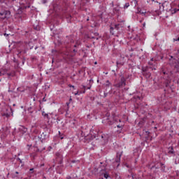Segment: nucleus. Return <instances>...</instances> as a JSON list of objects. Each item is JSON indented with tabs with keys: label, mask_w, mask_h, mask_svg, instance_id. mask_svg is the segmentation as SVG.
Segmentation results:
<instances>
[{
	"label": "nucleus",
	"mask_w": 179,
	"mask_h": 179,
	"mask_svg": "<svg viewBox=\"0 0 179 179\" xmlns=\"http://www.w3.org/2000/svg\"><path fill=\"white\" fill-rule=\"evenodd\" d=\"M10 17V11H3L0 13V19L2 20H5V19H9Z\"/></svg>",
	"instance_id": "f257e3e1"
},
{
	"label": "nucleus",
	"mask_w": 179,
	"mask_h": 179,
	"mask_svg": "<svg viewBox=\"0 0 179 179\" xmlns=\"http://www.w3.org/2000/svg\"><path fill=\"white\" fill-rule=\"evenodd\" d=\"M137 13H140L142 16H145L146 17H148V16H150V12H147L146 10H142V8L139 7L137 8Z\"/></svg>",
	"instance_id": "f03ea898"
},
{
	"label": "nucleus",
	"mask_w": 179,
	"mask_h": 179,
	"mask_svg": "<svg viewBox=\"0 0 179 179\" xmlns=\"http://www.w3.org/2000/svg\"><path fill=\"white\" fill-rule=\"evenodd\" d=\"M125 78L122 76L120 78V82L117 84V87H121V86H125Z\"/></svg>",
	"instance_id": "7ed1b4c3"
},
{
	"label": "nucleus",
	"mask_w": 179,
	"mask_h": 179,
	"mask_svg": "<svg viewBox=\"0 0 179 179\" xmlns=\"http://www.w3.org/2000/svg\"><path fill=\"white\" fill-rule=\"evenodd\" d=\"M101 138L103 139V141H105V142H107V141H108L109 136L107 134H103L101 135Z\"/></svg>",
	"instance_id": "20e7f679"
},
{
	"label": "nucleus",
	"mask_w": 179,
	"mask_h": 179,
	"mask_svg": "<svg viewBox=\"0 0 179 179\" xmlns=\"http://www.w3.org/2000/svg\"><path fill=\"white\" fill-rule=\"evenodd\" d=\"M42 115L44 118H47V120H50V116L48 113H45V112H42Z\"/></svg>",
	"instance_id": "39448f33"
},
{
	"label": "nucleus",
	"mask_w": 179,
	"mask_h": 179,
	"mask_svg": "<svg viewBox=\"0 0 179 179\" xmlns=\"http://www.w3.org/2000/svg\"><path fill=\"white\" fill-rule=\"evenodd\" d=\"M102 176H103L104 178L106 179L110 178V175H108L107 172L103 173Z\"/></svg>",
	"instance_id": "423d86ee"
},
{
	"label": "nucleus",
	"mask_w": 179,
	"mask_h": 179,
	"mask_svg": "<svg viewBox=\"0 0 179 179\" xmlns=\"http://www.w3.org/2000/svg\"><path fill=\"white\" fill-rule=\"evenodd\" d=\"M122 155V152L117 153V157L118 158V160H120Z\"/></svg>",
	"instance_id": "0eeeda50"
},
{
	"label": "nucleus",
	"mask_w": 179,
	"mask_h": 179,
	"mask_svg": "<svg viewBox=\"0 0 179 179\" xmlns=\"http://www.w3.org/2000/svg\"><path fill=\"white\" fill-rule=\"evenodd\" d=\"M124 9H127L129 8V3H126L125 5L124 6Z\"/></svg>",
	"instance_id": "6e6552de"
},
{
	"label": "nucleus",
	"mask_w": 179,
	"mask_h": 179,
	"mask_svg": "<svg viewBox=\"0 0 179 179\" xmlns=\"http://www.w3.org/2000/svg\"><path fill=\"white\" fill-rule=\"evenodd\" d=\"M177 12H179V8H174L173 13H177Z\"/></svg>",
	"instance_id": "1a4fd4ad"
},
{
	"label": "nucleus",
	"mask_w": 179,
	"mask_h": 179,
	"mask_svg": "<svg viewBox=\"0 0 179 179\" xmlns=\"http://www.w3.org/2000/svg\"><path fill=\"white\" fill-rule=\"evenodd\" d=\"M114 10L118 12L120 10V6H117L116 8H114Z\"/></svg>",
	"instance_id": "9d476101"
},
{
	"label": "nucleus",
	"mask_w": 179,
	"mask_h": 179,
	"mask_svg": "<svg viewBox=\"0 0 179 179\" xmlns=\"http://www.w3.org/2000/svg\"><path fill=\"white\" fill-rule=\"evenodd\" d=\"M134 3V6H136V5H138V1L136 0H133Z\"/></svg>",
	"instance_id": "9b49d317"
},
{
	"label": "nucleus",
	"mask_w": 179,
	"mask_h": 179,
	"mask_svg": "<svg viewBox=\"0 0 179 179\" xmlns=\"http://www.w3.org/2000/svg\"><path fill=\"white\" fill-rule=\"evenodd\" d=\"M106 86H108V87L110 86V81L109 80L106 81Z\"/></svg>",
	"instance_id": "f8f14e48"
},
{
	"label": "nucleus",
	"mask_w": 179,
	"mask_h": 179,
	"mask_svg": "<svg viewBox=\"0 0 179 179\" xmlns=\"http://www.w3.org/2000/svg\"><path fill=\"white\" fill-rule=\"evenodd\" d=\"M5 75V73H2V71H0V76Z\"/></svg>",
	"instance_id": "ddd939ff"
},
{
	"label": "nucleus",
	"mask_w": 179,
	"mask_h": 179,
	"mask_svg": "<svg viewBox=\"0 0 179 179\" xmlns=\"http://www.w3.org/2000/svg\"><path fill=\"white\" fill-rule=\"evenodd\" d=\"M69 87H73V89H75V86H73V85H72L71 84L69 85Z\"/></svg>",
	"instance_id": "4468645a"
},
{
	"label": "nucleus",
	"mask_w": 179,
	"mask_h": 179,
	"mask_svg": "<svg viewBox=\"0 0 179 179\" xmlns=\"http://www.w3.org/2000/svg\"><path fill=\"white\" fill-rule=\"evenodd\" d=\"M118 26H120V25L119 24L115 25V29H116V30H118Z\"/></svg>",
	"instance_id": "2eb2a0df"
},
{
	"label": "nucleus",
	"mask_w": 179,
	"mask_h": 179,
	"mask_svg": "<svg viewBox=\"0 0 179 179\" xmlns=\"http://www.w3.org/2000/svg\"><path fill=\"white\" fill-rule=\"evenodd\" d=\"M154 1H155V0H148V3H150V2H154Z\"/></svg>",
	"instance_id": "dca6fc26"
},
{
	"label": "nucleus",
	"mask_w": 179,
	"mask_h": 179,
	"mask_svg": "<svg viewBox=\"0 0 179 179\" xmlns=\"http://www.w3.org/2000/svg\"><path fill=\"white\" fill-rule=\"evenodd\" d=\"M175 68H177V69H179V62L178 63V64H177V65H176V66H175Z\"/></svg>",
	"instance_id": "f3484780"
},
{
	"label": "nucleus",
	"mask_w": 179,
	"mask_h": 179,
	"mask_svg": "<svg viewBox=\"0 0 179 179\" xmlns=\"http://www.w3.org/2000/svg\"><path fill=\"white\" fill-rule=\"evenodd\" d=\"M173 41H179V37L178 38H173Z\"/></svg>",
	"instance_id": "a211bd4d"
},
{
	"label": "nucleus",
	"mask_w": 179,
	"mask_h": 179,
	"mask_svg": "<svg viewBox=\"0 0 179 179\" xmlns=\"http://www.w3.org/2000/svg\"><path fill=\"white\" fill-rule=\"evenodd\" d=\"M42 3H47V0H43Z\"/></svg>",
	"instance_id": "6ab92c4d"
},
{
	"label": "nucleus",
	"mask_w": 179,
	"mask_h": 179,
	"mask_svg": "<svg viewBox=\"0 0 179 179\" xmlns=\"http://www.w3.org/2000/svg\"><path fill=\"white\" fill-rule=\"evenodd\" d=\"M74 94L75 96H78V94H79V91H77Z\"/></svg>",
	"instance_id": "aec40b11"
},
{
	"label": "nucleus",
	"mask_w": 179,
	"mask_h": 179,
	"mask_svg": "<svg viewBox=\"0 0 179 179\" xmlns=\"http://www.w3.org/2000/svg\"><path fill=\"white\" fill-rule=\"evenodd\" d=\"M92 88V85H90L87 89L90 90Z\"/></svg>",
	"instance_id": "412c9836"
},
{
	"label": "nucleus",
	"mask_w": 179,
	"mask_h": 179,
	"mask_svg": "<svg viewBox=\"0 0 179 179\" xmlns=\"http://www.w3.org/2000/svg\"><path fill=\"white\" fill-rule=\"evenodd\" d=\"M149 65H153V63H151L150 62H148Z\"/></svg>",
	"instance_id": "4be33fe9"
},
{
	"label": "nucleus",
	"mask_w": 179,
	"mask_h": 179,
	"mask_svg": "<svg viewBox=\"0 0 179 179\" xmlns=\"http://www.w3.org/2000/svg\"><path fill=\"white\" fill-rule=\"evenodd\" d=\"M34 169H30L29 171H34Z\"/></svg>",
	"instance_id": "5701e85b"
},
{
	"label": "nucleus",
	"mask_w": 179,
	"mask_h": 179,
	"mask_svg": "<svg viewBox=\"0 0 179 179\" xmlns=\"http://www.w3.org/2000/svg\"><path fill=\"white\" fill-rule=\"evenodd\" d=\"M18 160L20 163H22V159H20V158H18Z\"/></svg>",
	"instance_id": "b1692460"
},
{
	"label": "nucleus",
	"mask_w": 179,
	"mask_h": 179,
	"mask_svg": "<svg viewBox=\"0 0 179 179\" xmlns=\"http://www.w3.org/2000/svg\"><path fill=\"white\" fill-rule=\"evenodd\" d=\"M143 26V27H145V26H146V23L144 22Z\"/></svg>",
	"instance_id": "393cba45"
},
{
	"label": "nucleus",
	"mask_w": 179,
	"mask_h": 179,
	"mask_svg": "<svg viewBox=\"0 0 179 179\" xmlns=\"http://www.w3.org/2000/svg\"><path fill=\"white\" fill-rule=\"evenodd\" d=\"M83 89H86V86L83 85Z\"/></svg>",
	"instance_id": "a878e982"
},
{
	"label": "nucleus",
	"mask_w": 179,
	"mask_h": 179,
	"mask_svg": "<svg viewBox=\"0 0 179 179\" xmlns=\"http://www.w3.org/2000/svg\"><path fill=\"white\" fill-rule=\"evenodd\" d=\"M4 36H9V34H4Z\"/></svg>",
	"instance_id": "bb28decb"
},
{
	"label": "nucleus",
	"mask_w": 179,
	"mask_h": 179,
	"mask_svg": "<svg viewBox=\"0 0 179 179\" xmlns=\"http://www.w3.org/2000/svg\"><path fill=\"white\" fill-rule=\"evenodd\" d=\"M150 61L153 62L154 61L153 58H151Z\"/></svg>",
	"instance_id": "cd10ccee"
},
{
	"label": "nucleus",
	"mask_w": 179,
	"mask_h": 179,
	"mask_svg": "<svg viewBox=\"0 0 179 179\" xmlns=\"http://www.w3.org/2000/svg\"><path fill=\"white\" fill-rule=\"evenodd\" d=\"M15 174H19V172L16 171V172H15Z\"/></svg>",
	"instance_id": "c85d7f7f"
},
{
	"label": "nucleus",
	"mask_w": 179,
	"mask_h": 179,
	"mask_svg": "<svg viewBox=\"0 0 179 179\" xmlns=\"http://www.w3.org/2000/svg\"><path fill=\"white\" fill-rule=\"evenodd\" d=\"M171 59H173V56L171 57Z\"/></svg>",
	"instance_id": "c756f323"
},
{
	"label": "nucleus",
	"mask_w": 179,
	"mask_h": 179,
	"mask_svg": "<svg viewBox=\"0 0 179 179\" xmlns=\"http://www.w3.org/2000/svg\"><path fill=\"white\" fill-rule=\"evenodd\" d=\"M67 179H71V177H67Z\"/></svg>",
	"instance_id": "7c9ffc66"
},
{
	"label": "nucleus",
	"mask_w": 179,
	"mask_h": 179,
	"mask_svg": "<svg viewBox=\"0 0 179 179\" xmlns=\"http://www.w3.org/2000/svg\"><path fill=\"white\" fill-rule=\"evenodd\" d=\"M90 82H93V80H90Z\"/></svg>",
	"instance_id": "2f4dec72"
},
{
	"label": "nucleus",
	"mask_w": 179,
	"mask_h": 179,
	"mask_svg": "<svg viewBox=\"0 0 179 179\" xmlns=\"http://www.w3.org/2000/svg\"><path fill=\"white\" fill-rule=\"evenodd\" d=\"M178 54H179V50H178Z\"/></svg>",
	"instance_id": "473e14b6"
},
{
	"label": "nucleus",
	"mask_w": 179,
	"mask_h": 179,
	"mask_svg": "<svg viewBox=\"0 0 179 179\" xmlns=\"http://www.w3.org/2000/svg\"><path fill=\"white\" fill-rule=\"evenodd\" d=\"M85 92H86V91H84V92H83V93H85Z\"/></svg>",
	"instance_id": "72a5a7b5"
},
{
	"label": "nucleus",
	"mask_w": 179,
	"mask_h": 179,
	"mask_svg": "<svg viewBox=\"0 0 179 179\" xmlns=\"http://www.w3.org/2000/svg\"><path fill=\"white\" fill-rule=\"evenodd\" d=\"M97 64V62H95V64Z\"/></svg>",
	"instance_id": "f704fd0d"
},
{
	"label": "nucleus",
	"mask_w": 179,
	"mask_h": 179,
	"mask_svg": "<svg viewBox=\"0 0 179 179\" xmlns=\"http://www.w3.org/2000/svg\"><path fill=\"white\" fill-rule=\"evenodd\" d=\"M87 20H89V18H87Z\"/></svg>",
	"instance_id": "c9c22d12"
},
{
	"label": "nucleus",
	"mask_w": 179,
	"mask_h": 179,
	"mask_svg": "<svg viewBox=\"0 0 179 179\" xmlns=\"http://www.w3.org/2000/svg\"><path fill=\"white\" fill-rule=\"evenodd\" d=\"M178 9H179V6H178Z\"/></svg>",
	"instance_id": "e433bc0d"
}]
</instances>
